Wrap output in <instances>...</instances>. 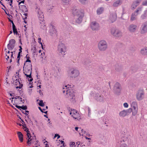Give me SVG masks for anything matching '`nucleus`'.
Masks as SVG:
<instances>
[{
    "mask_svg": "<svg viewBox=\"0 0 147 147\" xmlns=\"http://www.w3.org/2000/svg\"><path fill=\"white\" fill-rule=\"evenodd\" d=\"M72 11L74 16L77 18L76 22L78 23H80L82 21L84 16V10L81 9L74 8L73 9Z\"/></svg>",
    "mask_w": 147,
    "mask_h": 147,
    "instance_id": "f257e3e1",
    "label": "nucleus"
},
{
    "mask_svg": "<svg viewBox=\"0 0 147 147\" xmlns=\"http://www.w3.org/2000/svg\"><path fill=\"white\" fill-rule=\"evenodd\" d=\"M67 86H65L63 88V92L64 93L65 91H66V94L67 96V97L71 99H74V97H75V95L74 94V91L71 88H69L68 87V89H67Z\"/></svg>",
    "mask_w": 147,
    "mask_h": 147,
    "instance_id": "f03ea898",
    "label": "nucleus"
},
{
    "mask_svg": "<svg viewBox=\"0 0 147 147\" xmlns=\"http://www.w3.org/2000/svg\"><path fill=\"white\" fill-rule=\"evenodd\" d=\"M57 50L59 54H61L63 56L65 54L67 48L64 44L60 43L58 46Z\"/></svg>",
    "mask_w": 147,
    "mask_h": 147,
    "instance_id": "7ed1b4c3",
    "label": "nucleus"
},
{
    "mask_svg": "<svg viewBox=\"0 0 147 147\" xmlns=\"http://www.w3.org/2000/svg\"><path fill=\"white\" fill-rule=\"evenodd\" d=\"M98 47L100 51H104L107 49V42L105 40H101L98 43Z\"/></svg>",
    "mask_w": 147,
    "mask_h": 147,
    "instance_id": "20e7f679",
    "label": "nucleus"
},
{
    "mask_svg": "<svg viewBox=\"0 0 147 147\" xmlns=\"http://www.w3.org/2000/svg\"><path fill=\"white\" fill-rule=\"evenodd\" d=\"M111 33L114 36L116 37H119L122 35V33L121 31L115 28H113L111 29Z\"/></svg>",
    "mask_w": 147,
    "mask_h": 147,
    "instance_id": "39448f33",
    "label": "nucleus"
},
{
    "mask_svg": "<svg viewBox=\"0 0 147 147\" xmlns=\"http://www.w3.org/2000/svg\"><path fill=\"white\" fill-rule=\"evenodd\" d=\"M19 74H18V76H16L14 78H13V80H15V81H14V83L16 85V88H21L23 86V85L21 83L19 80Z\"/></svg>",
    "mask_w": 147,
    "mask_h": 147,
    "instance_id": "423d86ee",
    "label": "nucleus"
},
{
    "mask_svg": "<svg viewBox=\"0 0 147 147\" xmlns=\"http://www.w3.org/2000/svg\"><path fill=\"white\" fill-rule=\"evenodd\" d=\"M24 70V73L25 75L26 76L27 79H28V81L31 82L33 80V78H32L31 74L32 73V70Z\"/></svg>",
    "mask_w": 147,
    "mask_h": 147,
    "instance_id": "0eeeda50",
    "label": "nucleus"
},
{
    "mask_svg": "<svg viewBox=\"0 0 147 147\" xmlns=\"http://www.w3.org/2000/svg\"><path fill=\"white\" fill-rule=\"evenodd\" d=\"M35 9L36 11L37 12L39 19L41 21H43L44 18L43 13L42 11L40 10V8L38 7L37 5H36V7Z\"/></svg>",
    "mask_w": 147,
    "mask_h": 147,
    "instance_id": "6e6552de",
    "label": "nucleus"
},
{
    "mask_svg": "<svg viewBox=\"0 0 147 147\" xmlns=\"http://www.w3.org/2000/svg\"><path fill=\"white\" fill-rule=\"evenodd\" d=\"M144 96V92L143 90H139L138 91L136 94V98L138 100H141L143 99Z\"/></svg>",
    "mask_w": 147,
    "mask_h": 147,
    "instance_id": "1a4fd4ad",
    "label": "nucleus"
},
{
    "mask_svg": "<svg viewBox=\"0 0 147 147\" xmlns=\"http://www.w3.org/2000/svg\"><path fill=\"white\" fill-rule=\"evenodd\" d=\"M142 10L141 8H138L137 10L134 13H133L131 17V20L133 21L136 19V16L138 13H140Z\"/></svg>",
    "mask_w": 147,
    "mask_h": 147,
    "instance_id": "9d476101",
    "label": "nucleus"
},
{
    "mask_svg": "<svg viewBox=\"0 0 147 147\" xmlns=\"http://www.w3.org/2000/svg\"><path fill=\"white\" fill-rule=\"evenodd\" d=\"M70 71L71 73H70V75L72 77H76L79 75L80 73L79 71L76 69H71Z\"/></svg>",
    "mask_w": 147,
    "mask_h": 147,
    "instance_id": "9b49d317",
    "label": "nucleus"
},
{
    "mask_svg": "<svg viewBox=\"0 0 147 147\" xmlns=\"http://www.w3.org/2000/svg\"><path fill=\"white\" fill-rule=\"evenodd\" d=\"M70 114L75 119L78 120L80 119V115L76 110L72 111Z\"/></svg>",
    "mask_w": 147,
    "mask_h": 147,
    "instance_id": "f8f14e48",
    "label": "nucleus"
},
{
    "mask_svg": "<svg viewBox=\"0 0 147 147\" xmlns=\"http://www.w3.org/2000/svg\"><path fill=\"white\" fill-rule=\"evenodd\" d=\"M25 129L24 130L27 132V138H28H28H27V139H28V141L27 142V143L29 146L31 143V142H30L32 141V139H31V136L30 134L29 133V131L28 129L26 127Z\"/></svg>",
    "mask_w": 147,
    "mask_h": 147,
    "instance_id": "ddd939ff",
    "label": "nucleus"
},
{
    "mask_svg": "<svg viewBox=\"0 0 147 147\" xmlns=\"http://www.w3.org/2000/svg\"><path fill=\"white\" fill-rule=\"evenodd\" d=\"M132 111L131 108H129L127 110H123L119 113V115L120 117H124L127 115L128 112L131 113Z\"/></svg>",
    "mask_w": 147,
    "mask_h": 147,
    "instance_id": "4468645a",
    "label": "nucleus"
},
{
    "mask_svg": "<svg viewBox=\"0 0 147 147\" xmlns=\"http://www.w3.org/2000/svg\"><path fill=\"white\" fill-rule=\"evenodd\" d=\"M90 26L92 30H98L99 27V24L95 22H93L90 24Z\"/></svg>",
    "mask_w": 147,
    "mask_h": 147,
    "instance_id": "2eb2a0df",
    "label": "nucleus"
},
{
    "mask_svg": "<svg viewBox=\"0 0 147 147\" xmlns=\"http://www.w3.org/2000/svg\"><path fill=\"white\" fill-rule=\"evenodd\" d=\"M137 28V26L133 24L130 25L127 28L128 31L131 32H134L136 30Z\"/></svg>",
    "mask_w": 147,
    "mask_h": 147,
    "instance_id": "dca6fc26",
    "label": "nucleus"
},
{
    "mask_svg": "<svg viewBox=\"0 0 147 147\" xmlns=\"http://www.w3.org/2000/svg\"><path fill=\"white\" fill-rule=\"evenodd\" d=\"M114 89L116 91L117 94H118L121 91V88L119 83L117 82L115 84L114 86Z\"/></svg>",
    "mask_w": 147,
    "mask_h": 147,
    "instance_id": "f3484780",
    "label": "nucleus"
},
{
    "mask_svg": "<svg viewBox=\"0 0 147 147\" xmlns=\"http://www.w3.org/2000/svg\"><path fill=\"white\" fill-rule=\"evenodd\" d=\"M141 32L142 34H144L147 32V23L143 24L141 27Z\"/></svg>",
    "mask_w": 147,
    "mask_h": 147,
    "instance_id": "a211bd4d",
    "label": "nucleus"
},
{
    "mask_svg": "<svg viewBox=\"0 0 147 147\" xmlns=\"http://www.w3.org/2000/svg\"><path fill=\"white\" fill-rule=\"evenodd\" d=\"M117 15L115 13H114L110 15L109 20L110 22L113 23L116 20Z\"/></svg>",
    "mask_w": 147,
    "mask_h": 147,
    "instance_id": "6ab92c4d",
    "label": "nucleus"
},
{
    "mask_svg": "<svg viewBox=\"0 0 147 147\" xmlns=\"http://www.w3.org/2000/svg\"><path fill=\"white\" fill-rule=\"evenodd\" d=\"M32 65L31 63H28L27 64L24 63L23 67L24 69L32 70Z\"/></svg>",
    "mask_w": 147,
    "mask_h": 147,
    "instance_id": "aec40b11",
    "label": "nucleus"
},
{
    "mask_svg": "<svg viewBox=\"0 0 147 147\" xmlns=\"http://www.w3.org/2000/svg\"><path fill=\"white\" fill-rule=\"evenodd\" d=\"M141 0H137L136 1L133 3L131 5V7L133 9H135L139 4Z\"/></svg>",
    "mask_w": 147,
    "mask_h": 147,
    "instance_id": "412c9836",
    "label": "nucleus"
},
{
    "mask_svg": "<svg viewBox=\"0 0 147 147\" xmlns=\"http://www.w3.org/2000/svg\"><path fill=\"white\" fill-rule=\"evenodd\" d=\"M140 53L142 55H147V47H145L142 49L140 51Z\"/></svg>",
    "mask_w": 147,
    "mask_h": 147,
    "instance_id": "4be33fe9",
    "label": "nucleus"
},
{
    "mask_svg": "<svg viewBox=\"0 0 147 147\" xmlns=\"http://www.w3.org/2000/svg\"><path fill=\"white\" fill-rule=\"evenodd\" d=\"M19 140L21 142H22L23 141V135L22 133L18 131L17 133Z\"/></svg>",
    "mask_w": 147,
    "mask_h": 147,
    "instance_id": "5701e85b",
    "label": "nucleus"
},
{
    "mask_svg": "<svg viewBox=\"0 0 147 147\" xmlns=\"http://www.w3.org/2000/svg\"><path fill=\"white\" fill-rule=\"evenodd\" d=\"M104 10V8L103 7H101L98 8L97 10V13L98 15H100L102 13Z\"/></svg>",
    "mask_w": 147,
    "mask_h": 147,
    "instance_id": "b1692460",
    "label": "nucleus"
},
{
    "mask_svg": "<svg viewBox=\"0 0 147 147\" xmlns=\"http://www.w3.org/2000/svg\"><path fill=\"white\" fill-rule=\"evenodd\" d=\"M121 1L120 0H118L113 3V6L114 7H117L121 5Z\"/></svg>",
    "mask_w": 147,
    "mask_h": 147,
    "instance_id": "393cba45",
    "label": "nucleus"
},
{
    "mask_svg": "<svg viewBox=\"0 0 147 147\" xmlns=\"http://www.w3.org/2000/svg\"><path fill=\"white\" fill-rule=\"evenodd\" d=\"M131 106L134 109L138 108V105L137 102L136 101H133L131 104Z\"/></svg>",
    "mask_w": 147,
    "mask_h": 147,
    "instance_id": "a878e982",
    "label": "nucleus"
},
{
    "mask_svg": "<svg viewBox=\"0 0 147 147\" xmlns=\"http://www.w3.org/2000/svg\"><path fill=\"white\" fill-rule=\"evenodd\" d=\"M9 43L8 44H9L10 45H13L15 46V44L16 43V41L14 39H11L9 40Z\"/></svg>",
    "mask_w": 147,
    "mask_h": 147,
    "instance_id": "bb28decb",
    "label": "nucleus"
},
{
    "mask_svg": "<svg viewBox=\"0 0 147 147\" xmlns=\"http://www.w3.org/2000/svg\"><path fill=\"white\" fill-rule=\"evenodd\" d=\"M14 45H10L9 44H8L7 45V47L9 51H11L13 50L14 48Z\"/></svg>",
    "mask_w": 147,
    "mask_h": 147,
    "instance_id": "cd10ccee",
    "label": "nucleus"
},
{
    "mask_svg": "<svg viewBox=\"0 0 147 147\" xmlns=\"http://www.w3.org/2000/svg\"><path fill=\"white\" fill-rule=\"evenodd\" d=\"M138 108L134 109L132 112V115L133 116L136 115L138 113Z\"/></svg>",
    "mask_w": 147,
    "mask_h": 147,
    "instance_id": "c85d7f7f",
    "label": "nucleus"
},
{
    "mask_svg": "<svg viewBox=\"0 0 147 147\" xmlns=\"http://www.w3.org/2000/svg\"><path fill=\"white\" fill-rule=\"evenodd\" d=\"M61 1L63 4H68L70 1V0H61Z\"/></svg>",
    "mask_w": 147,
    "mask_h": 147,
    "instance_id": "c756f323",
    "label": "nucleus"
},
{
    "mask_svg": "<svg viewBox=\"0 0 147 147\" xmlns=\"http://www.w3.org/2000/svg\"><path fill=\"white\" fill-rule=\"evenodd\" d=\"M12 29L14 34H16V35H18V33L16 26L12 27Z\"/></svg>",
    "mask_w": 147,
    "mask_h": 147,
    "instance_id": "7c9ffc66",
    "label": "nucleus"
},
{
    "mask_svg": "<svg viewBox=\"0 0 147 147\" xmlns=\"http://www.w3.org/2000/svg\"><path fill=\"white\" fill-rule=\"evenodd\" d=\"M32 54L33 55H35L36 53V47H33L32 49Z\"/></svg>",
    "mask_w": 147,
    "mask_h": 147,
    "instance_id": "2f4dec72",
    "label": "nucleus"
},
{
    "mask_svg": "<svg viewBox=\"0 0 147 147\" xmlns=\"http://www.w3.org/2000/svg\"><path fill=\"white\" fill-rule=\"evenodd\" d=\"M52 30H53V32H52L51 30H50V33H51V34H56L57 33V31L55 29V28H53V26H52Z\"/></svg>",
    "mask_w": 147,
    "mask_h": 147,
    "instance_id": "473e14b6",
    "label": "nucleus"
},
{
    "mask_svg": "<svg viewBox=\"0 0 147 147\" xmlns=\"http://www.w3.org/2000/svg\"><path fill=\"white\" fill-rule=\"evenodd\" d=\"M10 52L9 51H6V53L5 54H6V57H5L6 59L8 60V59L9 58V56L10 54Z\"/></svg>",
    "mask_w": 147,
    "mask_h": 147,
    "instance_id": "72a5a7b5",
    "label": "nucleus"
},
{
    "mask_svg": "<svg viewBox=\"0 0 147 147\" xmlns=\"http://www.w3.org/2000/svg\"><path fill=\"white\" fill-rule=\"evenodd\" d=\"M22 10L23 11L25 12L27 11V9L25 6L23 5H22Z\"/></svg>",
    "mask_w": 147,
    "mask_h": 147,
    "instance_id": "f704fd0d",
    "label": "nucleus"
},
{
    "mask_svg": "<svg viewBox=\"0 0 147 147\" xmlns=\"http://www.w3.org/2000/svg\"><path fill=\"white\" fill-rule=\"evenodd\" d=\"M21 52H19L17 58V61L18 63H19V61L20 59V57L21 56L20 53Z\"/></svg>",
    "mask_w": 147,
    "mask_h": 147,
    "instance_id": "c9c22d12",
    "label": "nucleus"
},
{
    "mask_svg": "<svg viewBox=\"0 0 147 147\" xmlns=\"http://www.w3.org/2000/svg\"><path fill=\"white\" fill-rule=\"evenodd\" d=\"M96 99L99 101H100L102 99V97L100 95H99L98 96H97V97L96 98Z\"/></svg>",
    "mask_w": 147,
    "mask_h": 147,
    "instance_id": "e433bc0d",
    "label": "nucleus"
},
{
    "mask_svg": "<svg viewBox=\"0 0 147 147\" xmlns=\"http://www.w3.org/2000/svg\"><path fill=\"white\" fill-rule=\"evenodd\" d=\"M79 1L81 4H85L87 1V0H79Z\"/></svg>",
    "mask_w": 147,
    "mask_h": 147,
    "instance_id": "4c0bfd02",
    "label": "nucleus"
},
{
    "mask_svg": "<svg viewBox=\"0 0 147 147\" xmlns=\"http://www.w3.org/2000/svg\"><path fill=\"white\" fill-rule=\"evenodd\" d=\"M39 105L41 107H43L44 106V104L42 100L40 101V102L39 103Z\"/></svg>",
    "mask_w": 147,
    "mask_h": 147,
    "instance_id": "58836bf2",
    "label": "nucleus"
},
{
    "mask_svg": "<svg viewBox=\"0 0 147 147\" xmlns=\"http://www.w3.org/2000/svg\"><path fill=\"white\" fill-rule=\"evenodd\" d=\"M30 59V57H28V59H27V60L25 62V63H26V64H27V63L28 62H29V63H31V61L29 59Z\"/></svg>",
    "mask_w": 147,
    "mask_h": 147,
    "instance_id": "ea45409f",
    "label": "nucleus"
},
{
    "mask_svg": "<svg viewBox=\"0 0 147 147\" xmlns=\"http://www.w3.org/2000/svg\"><path fill=\"white\" fill-rule=\"evenodd\" d=\"M41 38H38V42L41 45L42 47V48L43 49V47H42V42H41Z\"/></svg>",
    "mask_w": 147,
    "mask_h": 147,
    "instance_id": "a19ab883",
    "label": "nucleus"
},
{
    "mask_svg": "<svg viewBox=\"0 0 147 147\" xmlns=\"http://www.w3.org/2000/svg\"><path fill=\"white\" fill-rule=\"evenodd\" d=\"M75 143L74 142L71 143L70 145V147H75L76 145H75Z\"/></svg>",
    "mask_w": 147,
    "mask_h": 147,
    "instance_id": "79ce46f5",
    "label": "nucleus"
},
{
    "mask_svg": "<svg viewBox=\"0 0 147 147\" xmlns=\"http://www.w3.org/2000/svg\"><path fill=\"white\" fill-rule=\"evenodd\" d=\"M18 100L20 101V102H21L22 103H24V100H23L22 99V98L19 97V98Z\"/></svg>",
    "mask_w": 147,
    "mask_h": 147,
    "instance_id": "37998d69",
    "label": "nucleus"
},
{
    "mask_svg": "<svg viewBox=\"0 0 147 147\" xmlns=\"http://www.w3.org/2000/svg\"><path fill=\"white\" fill-rule=\"evenodd\" d=\"M21 109L24 110H26L27 109V107L26 106H21Z\"/></svg>",
    "mask_w": 147,
    "mask_h": 147,
    "instance_id": "c03bdc74",
    "label": "nucleus"
},
{
    "mask_svg": "<svg viewBox=\"0 0 147 147\" xmlns=\"http://www.w3.org/2000/svg\"><path fill=\"white\" fill-rule=\"evenodd\" d=\"M123 106L125 108H127L128 107V105L127 103L125 102L123 104Z\"/></svg>",
    "mask_w": 147,
    "mask_h": 147,
    "instance_id": "a18cd8bd",
    "label": "nucleus"
},
{
    "mask_svg": "<svg viewBox=\"0 0 147 147\" xmlns=\"http://www.w3.org/2000/svg\"><path fill=\"white\" fill-rule=\"evenodd\" d=\"M142 4L144 5H147V1H145L143 2Z\"/></svg>",
    "mask_w": 147,
    "mask_h": 147,
    "instance_id": "49530a36",
    "label": "nucleus"
},
{
    "mask_svg": "<svg viewBox=\"0 0 147 147\" xmlns=\"http://www.w3.org/2000/svg\"><path fill=\"white\" fill-rule=\"evenodd\" d=\"M57 136H58V137L57 138V139H58L59 138H60V136H59L58 134H55V138Z\"/></svg>",
    "mask_w": 147,
    "mask_h": 147,
    "instance_id": "de8ad7c7",
    "label": "nucleus"
},
{
    "mask_svg": "<svg viewBox=\"0 0 147 147\" xmlns=\"http://www.w3.org/2000/svg\"><path fill=\"white\" fill-rule=\"evenodd\" d=\"M24 113L26 115H28L29 114V111H25V112Z\"/></svg>",
    "mask_w": 147,
    "mask_h": 147,
    "instance_id": "09e8293b",
    "label": "nucleus"
},
{
    "mask_svg": "<svg viewBox=\"0 0 147 147\" xmlns=\"http://www.w3.org/2000/svg\"><path fill=\"white\" fill-rule=\"evenodd\" d=\"M19 48H20V49H19V52H22V47L21 46H19Z\"/></svg>",
    "mask_w": 147,
    "mask_h": 147,
    "instance_id": "8fccbe9b",
    "label": "nucleus"
},
{
    "mask_svg": "<svg viewBox=\"0 0 147 147\" xmlns=\"http://www.w3.org/2000/svg\"><path fill=\"white\" fill-rule=\"evenodd\" d=\"M88 115H89L90 114L91 110L89 107H88Z\"/></svg>",
    "mask_w": 147,
    "mask_h": 147,
    "instance_id": "3c124183",
    "label": "nucleus"
},
{
    "mask_svg": "<svg viewBox=\"0 0 147 147\" xmlns=\"http://www.w3.org/2000/svg\"><path fill=\"white\" fill-rule=\"evenodd\" d=\"M122 147H127V146L126 144H123L122 146Z\"/></svg>",
    "mask_w": 147,
    "mask_h": 147,
    "instance_id": "603ef678",
    "label": "nucleus"
},
{
    "mask_svg": "<svg viewBox=\"0 0 147 147\" xmlns=\"http://www.w3.org/2000/svg\"><path fill=\"white\" fill-rule=\"evenodd\" d=\"M24 15L25 16H26L25 18H24L23 19H24L25 20V19H26V16H27L28 14L27 13H24Z\"/></svg>",
    "mask_w": 147,
    "mask_h": 147,
    "instance_id": "864d4df0",
    "label": "nucleus"
},
{
    "mask_svg": "<svg viewBox=\"0 0 147 147\" xmlns=\"http://www.w3.org/2000/svg\"><path fill=\"white\" fill-rule=\"evenodd\" d=\"M80 129L81 130L82 132L83 133V134H85V131H84L83 129H81V128H80Z\"/></svg>",
    "mask_w": 147,
    "mask_h": 147,
    "instance_id": "5fc2aeb1",
    "label": "nucleus"
},
{
    "mask_svg": "<svg viewBox=\"0 0 147 147\" xmlns=\"http://www.w3.org/2000/svg\"><path fill=\"white\" fill-rule=\"evenodd\" d=\"M8 1H10L11 3L9 4L11 6V7H12V3L13 1L12 0H8Z\"/></svg>",
    "mask_w": 147,
    "mask_h": 147,
    "instance_id": "6e6d98bb",
    "label": "nucleus"
},
{
    "mask_svg": "<svg viewBox=\"0 0 147 147\" xmlns=\"http://www.w3.org/2000/svg\"><path fill=\"white\" fill-rule=\"evenodd\" d=\"M16 107L18 109H20L21 108V106H19L17 105H16Z\"/></svg>",
    "mask_w": 147,
    "mask_h": 147,
    "instance_id": "4d7b16f0",
    "label": "nucleus"
},
{
    "mask_svg": "<svg viewBox=\"0 0 147 147\" xmlns=\"http://www.w3.org/2000/svg\"><path fill=\"white\" fill-rule=\"evenodd\" d=\"M24 0L22 1L19 3V5L21 3H24Z\"/></svg>",
    "mask_w": 147,
    "mask_h": 147,
    "instance_id": "13d9d810",
    "label": "nucleus"
},
{
    "mask_svg": "<svg viewBox=\"0 0 147 147\" xmlns=\"http://www.w3.org/2000/svg\"><path fill=\"white\" fill-rule=\"evenodd\" d=\"M38 109L40 111L42 112V113L43 112V111H42V110L41 109V107H38Z\"/></svg>",
    "mask_w": 147,
    "mask_h": 147,
    "instance_id": "bf43d9fd",
    "label": "nucleus"
},
{
    "mask_svg": "<svg viewBox=\"0 0 147 147\" xmlns=\"http://www.w3.org/2000/svg\"><path fill=\"white\" fill-rule=\"evenodd\" d=\"M43 55L42 53H41V58H43V56L44 55V54H43Z\"/></svg>",
    "mask_w": 147,
    "mask_h": 147,
    "instance_id": "052dcab7",
    "label": "nucleus"
},
{
    "mask_svg": "<svg viewBox=\"0 0 147 147\" xmlns=\"http://www.w3.org/2000/svg\"><path fill=\"white\" fill-rule=\"evenodd\" d=\"M11 23L12 24V27L15 26V24H14V23L13 21L11 22Z\"/></svg>",
    "mask_w": 147,
    "mask_h": 147,
    "instance_id": "680f3d73",
    "label": "nucleus"
},
{
    "mask_svg": "<svg viewBox=\"0 0 147 147\" xmlns=\"http://www.w3.org/2000/svg\"><path fill=\"white\" fill-rule=\"evenodd\" d=\"M19 97H20L18 96H16V97H15V99H18L19 98Z\"/></svg>",
    "mask_w": 147,
    "mask_h": 147,
    "instance_id": "e2e57ef3",
    "label": "nucleus"
},
{
    "mask_svg": "<svg viewBox=\"0 0 147 147\" xmlns=\"http://www.w3.org/2000/svg\"><path fill=\"white\" fill-rule=\"evenodd\" d=\"M23 127H24V128H25L26 127V124H24L23 125H22Z\"/></svg>",
    "mask_w": 147,
    "mask_h": 147,
    "instance_id": "0e129e2a",
    "label": "nucleus"
},
{
    "mask_svg": "<svg viewBox=\"0 0 147 147\" xmlns=\"http://www.w3.org/2000/svg\"><path fill=\"white\" fill-rule=\"evenodd\" d=\"M78 127H75V129L77 131H78Z\"/></svg>",
    "mask_w": 147,
    "mask_h": 147,
    "instance_id": "69168bd1",
    "label": "nucleus"
},
{
    "mask_svg": "<svg viewBox=\"0 0 147 147\" xmlns=\"http://www.w3.org/2000/svg\"><path fill=\"white\" fill-rule=\"evenodd\" d=\"M11 54H13V53H15V51H13L11 52Z\"/></svg>",
    "mask_w": 147,
    "mask_h": 147,
    "instance_id": "338daca9",
    "label": "nucleus"
},
{
    "mask_svg": "<svg viewBox=\"0 0 147 147\" xmlns=\"http://www.w3.org/2000/svg\"><path fill=\"white\" fill-rule=\"evenodd\" d=\"M28 55L27 54L26 57V58L27 59H28V57H30L29 56H28Z\"/></svg>",
    "mask_w": 147,
    "mask_h": 147,
    "instance_id": "774afa93",
    "label": "nucleus"
}]
</instances>
